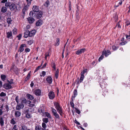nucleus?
Here are the masks:
<instances>
[{"mask_svg":"<svg viewBox=\"0 0 130 130\" xmlns=\"http://www.w3.org/2000/svg\"><path fill=\"white\" fill-rule=\"evenodd\" d=\"M10 123L12 124H14L16 123L15 121L14 120V119H11L10 122Z\"/></svg>","mask_w":130,"mask_h":130,"instance_id":"obj_37","label":"nucleus"},{"mask_svg":"<svg viewBox=\"0 0 130 130\" xmlns=\"http://www.w3.org/2000/svg\"><path fill=\"white\" fill-rule=\"evenodd\" d=\"M75 110L76 112L78 114H79L80 113V111L76 108H75Z\"/></svg>","mask_w":130,"mask_h":130,"instance_id":"obj_43","label":"nucleus"},{"mask_svg":"<svg viewBox=\"0 0 130 130\" xmlns=\"http://www.w3.org/2000/svg\"><path fill=\"white\" fill-rule=\"evenodd\" d=\"M79 82H80V80L79 78H77V79L76 81V84H78L79 83Z\"/></svg>","mask_w":130,"mask_h":130,"instance_id":"obj_53","label":"nucleus"},{"mask_svg":"<svg viewBox=\"0 0 130 130\" xmlns=\"http://www.w3.org/2000/svg\"><path fill=\"white\" fill-rule=\"evenodd\" d=\"M30 51V49L29 48H26L25 49V52L26 53L29 52Z\"/></svg>","mask_w":130,"mask_h":130,"instance_id":"obj_56","label":"nucleus"},{"mask_svg":"<svg viewBox=\"0 0 130 130\" xmlns=\"http://www.w3.org/2000/svg\"><path fill=\"white\" fill-rule=\"evenodd\" d=\"M24 107V105L23 104L18 103V104H17L16 109L17 110H20L21 109L23 108Z\"/></svg>","mask_w":130,"mask_h":130,"instance_id":"obj_4","label":"nucleus"},{"mask_svg":"<svg viewBox=\"0 0 130 130\" xmlns=\"http://www.w3.org/2000/svg\"><path fill=\"white\" fill-rule=\"evenodd\" d=\"M33 42L34 40H33L31 39L29 41H27V43L29 45H30L33 43Z\"/></svg>","mask_w":130,"mask_h":130,"instance_id":"obj_35","label":"nucleus"},{"mask_svg":"<svg viewBox=\"0 0 130 130\" xmlns=\"http://www.w3.org/2000/svg\"><path fill=\"white\" fill-rule=\"evenodd\" d=\"M27 103V101L26 99L25 98H23L22 99L21 101V103L22 104L24 103L25 104Z\"/></svg>","mask_w":130,"mask_h":130,"instance_id":"obj_39","label":"nucleus"},{"mask_svg":"<svg viewBox=\"0 0 130 130\" xmlns=\"http://www.w3.org/2000/svg\"><path fill=\"white\" fill-rule=\"evenodd\" d=\"M60 43L59 39V38L57 39L55 43V46H58L59 45Z\"/></svg>","mask_w":130,"mask_h":130,"instance_id":"obj_31","label":"nucleus"},{"mask_svg":"<svg viewBox=\"0 0 130 130\" xmlns=\"http://www.w3.org/2000/svg\"><path fill=\"white\" fill-rule=\"evenodd\" d=\"M36 13H35V12L33 11H30V13H29V15H30V17L33 18L34 17V16L33 17V15L34 14H36Z\"/></svg>","mask_w":130,"mask_h":130,"instance_id":"obj_34","label":"nucleus"},{"mask_svg":"<svg viewBox=\"0 0 130 130\" xmlns=\"http://www.w3.org/2000/svg\"><path fill=\"white\" fill-rule=\"evenodd\" d=\"M59 72V70L58 69L56 72L55 74V77L57 79L58 77Z\"/></svg>","mask_w":130,"mask_h":130,"instance_id":"obj_26","label":"nucleus"},{"mask_svg":"<svg viewBox=\"0 0 130 130\" xmlns=\"http://www.w3.org/2000/svg\"><path fill=\"white\" fill-rule=\"evenodd\" d=\"M29 6H28V5H27L25 6L23 9H24H24L25 10H27L28 9V8Z\"/></svg>","mask_w":130,"mask_h":130,"instance_id":"obj_46","label":"nucleus"},{"mask_svg":"<svg viewBox=\"0 0 130 130\" xmlns=\"http://www.w3.org/2000/svg\"><path fill=\"white\" fill-rule=\"evenodd\" d=\"M126 43L125 42H122L120 43V44L121 45H125Z\"/></svg>","mask_w":130,"mask_h":130,"instance_id":"obj_63","label":"nucleus"},{"mask_svg":"<svg viewBox=\"0 0 130 130\" xmlns=\"http://www.w3.org/2000/svg\"><path fill=\"white\" fill-rule=\"evenodd\" d=\"M51 66L53 68L54 71H55L56 69V65L55 62L53 61L52 60L51 62Z\"/></svg>","mask_w":130,"mask_h":130,"instance_id":"obj_20","label":"nucleus"},{"mask_svg":"<svg viewBox=\"0 0 130 130\" xmlns=\"http://www.w3.org/2000/svg\"><path fill=\"white\" fill-rule=\"evenodd\" d=\"M8 82L9 83H5L3 85V87L6 89H10L12 87L11 84L12 82H10L9 81H8Z\"/></svg>","mask_w":130,"mask_h":130,"instance_id":"obj_3","label":"nucleus"},{"mask_svg":"<svg viewBox=\"0 0 130 130\" xmlns=\"http://www.w3.org/2000/svg\"><path fill=\"white\" fill-rule=\"evenodd\" d=\"M1 77L2 79L4 81L6 79V76L5 75L2 74L1 75Z\"/></svg>","mask_w":130,"mask_h":130,"instance_id":"obj_27","label":"nucleus"},{"mask_svg":"<svg viewBox=\"0 0 130 130\" xmlns=\"http://www.w3.org/2000/svg\"><path fill=\"white\" fill-rule=\"evenodd\" d=\"M13 32L14 34H17V29L14 28L13 30Z\"/></svg>","mask_w":130,"mask_h":130,"instance_id":"obj_55","label":"nucleus"},{"mask_svg":"<svg viewBox=\"0 0 130 130\" xmlns=\"http://www.w3.org/2000/svg\"><path fill=\"white\" fill-rule=\"evenodd\" d=\"M32 0H26L27 2V4L28 6H29L31 4V2Z\"/></svg>","mask_w":130,"mask_h":130,"instance_id":"obj_41","label":"nucleus"},{"mask_svg":"<svg viewBox=\"0 0 130 130\" xmlns=\"http://www.w3.org/2000/svg\"><path fill=\"white\" fill-rule=\"evenodd\" d=\"M126 25L127 26H128L130 25V22L128 21H126Z\"/></svg>","mask_w":130,"mask_h":130,"instance_id":"obj_57","label":"nucleus"},{"mask_svg":"<svg viewBox=\"0 0 130 130\" xmlns=\"http://www.w3.org/2000/svg\"><path fill=\"white\" fill-rule=\"evenodd\" d=\"M26 96L27 98L29 100H33L34 98V96L29 94H27Z\"/></svg>","mask_w":130,"mask_h":130,"instance_id":"obj_19","label":"nucleus"},{"mask_svg":"<svg viewBox=\"0 0 130 130\" xmlns=\"http://www.w3.org/2000/svg\"><path fill=\"white\" fill-rule=\"evenodd\" d=\"M22 37V35L21 34H19L18 36V40H20Z\"/></svg>","mask_w":130,"mask_h":130,"instance_id":"obj_59","label":"nucleus"},{"mask_svg":"<svg viewBox=\"0 0 130 130\" xmlns=\"http://www.w3.org/2000/svg\"><path fill=\"white\" fill-rule=\"evenodd\" d=\"M51 111L53 113V114L57 112L56 110L54 108L52 107H51Z\"/></svg>","mask_w":130,"mask_h":130,"instance_id":"obj_29","label":"nucleus"},{"mask_svg":"<svg viewBox=\"0 0 130 130\" xmlns=\"http://www.w3.org/2000/svg\"><path fill=\"white\" fill-rule=\"evenodd\" d=\"M27 20L29 23H33L35 21V19L32 17H29L27 18Z\"/></svg>","mask_w":130,"mask_h":130,"instance_id":"obj_14","label":"nucleus"},{"mask_svg":"<svg viewBox=\"0 0 130 130\" xmlns=\"http://www.w3.org/2000/svg\"><path fill=\"white\" fill-rule=\"evenodd\" d=\"M0 123L1 125V126H3L4 125V122L2 117H0Z\"/></svg>","mask_w":130,"mask_h":130,"instance_id":"obj_23","label":"nucleus"},{"mask_svg":"<svg viewBox=\"0 0 130 130\" xmlns=\"http://www.w3.org/2000/svg\"><path fill=\"white\" fill-rule=\"evenodd\" d=\"M7 22L9 24H11V22L12 21V20L10 18H8L7 19Z\"/></svg>","mask_w":130,"mask_h":130,"instance_id":"obj_32","label":"nucleus"},{"mask_svg":"<svg viewBox=\"0 0 130 130\" xmlns=\"http://www.w3.org/2000/svg\"><path fill=\"white\" fill-rule=\"evenodd\" d=\"M48 95L49 98L51 100L53 99L55 97L54 93L53 91H50L48 93Z\"/></svg>","mask_w":130,"mask_h":130,"instance_id":"obj_5","label":"nucleus"},{"mask_svg":"<svg viewBox=\"0 0 130 130\" xmlns=\"http://www.w3.org/2000/svg\"><path fill=\"white\" fill-rule=\"evenodd\" d=\"M50 5V2L48 0H47L44 4V6L48 7Z\"/></svg>","mask_w":130,"mask_h":130,"instance_id":"obj_28","label":"nucleus"},{"mask_svg":"<svg viewBox=\"0 0 130 130\" xmlns=\"http://www.w3.org/2000/svg\"><path fill=\"white\" fill-rule=\"evenodd\" d=\"M17 127V125H15L14 126L13 128L12 129V130H17V129H16Z\"/></svg>","mask_w":130,"mask_h":130,"instance_id":"obj_62","label":"nucleus"},{"mask_svg":"<svg viewBox=\"0 0 130 130\" xmlns=\"http://www.w3.org/2000/svg\"><path fill=\"white\" fill-rule=\"evenodd\" d=\"M86 50L85 48H82L79 49L76 51V54L78 55H80V54L84 53Z\"/></svg>","mask_w":130,"mask_h":130,"instance_id":"obj_6","label":"nucleus"},{"mask_svg":"<svg viewBox=\"0 0 130 130\" xmlns=\"http://www.w3.org/2000/svg\"><path fill=\"white\" fill-rule=\"evenodd\" d=\"M21 113L18 111H15V116L16 117H18L21 115Z\"/></svg>","mask_w":130,"mask_h":130,"instance_id":"obj_17","label":"nucleus"},{"mask_svg":"<svg viewBox=\"0 0 130 130\" xmlns=\"http://www.w3.org/2000/svg\"><path fill=\"white\" fill-rule=\"evenodd\" d=\"M29 31L27 30H25L24 32V37L26 38L28 37H29Z\"/></svg>","mask_w":130,"mask_h":130,"instance_id":"obj_9","label":"nucleus"},{"mask_svg":"<svg viewBox=\"0 0 130 130\" xmlns=\"http://www.w3.org/2000/svg\"><path fill=\"white\" fill-rule=\"evenodd\" d=\"M16 8V6L14 3H12L10 5L9 7V9L11 10H14Z\"/></svg>","mask_w":130,"mask_h":130,"instance_id":"obj_12","label":"nucleus"},{"mask_svg":"<svg viewBox=\"0 0 130 130\" xmlns=\"http://www.w3.org/2000/svg\"><path fill=\"white\" fill-rule=\"evenodd\" d=\"M13 70L15 72H16L18 71V68L16 67H14L13 68Z\"/></svg>","mask_w":130,"mask_h":130,"instance_id":"obj_48","label":"nucleus"},{"mask_svg":"<svg viewBox=\"0 0 130 130\" xmlns=\"http://www.w3.org/2000/svg\"><path fill=\"white\" fill-rule=\"evenodd\" d=\"M35 94L37 96H39L41 95V91L39 89H37L35 90L34 92Z\"/></svg>","mask_w":130,"mask_h":130,"instance_id":"obj_10","label":"nucleus"},{"mask_svg":"<svg viewBox=\"0 0 130 130\" xmlns=\"http://www.w3.org/2000/svg\"><path fill=\"white\" fill-rule=\"evenodd\" d=\"M41 127L40 125H38L35 126V130H41Z\"/></svg>","mask_w":130,"mask_h":130,"instance_id":"obj_30","label":"nucleus"},{"mask_svg":"<svg viewBox=\"0 0 130 130\" xmlns=\"http://www.w3.org/2000/svg\"><path fill=\"white\" fill-rule=\"evenodd\" d=\"M41 66H38L36 69L34 71V73L36 72H37L40 69V68L41 67Z\"/></svg>","mask_w":130,"mask_h":130,"instance_id":"obj_45","label":"nucleus"},{"mask_svg":"<svg viewBox=\"0 0 130 130\" xmlns=\"http://www.w3.org/2000/svg\"><path fill=\"white\" fill-rule=\"evenodd\" d=\"M42 15V12L41 11H38L36 12V14H35L34 15V17L37 19H39L41 17Z\"/></svg>","mask_w":130,"mask_h":130,"instance_id":"obj_2","label":"nucleus"},{"mask_svg":"<svg viewBox=\"0 0 130 130\" xmlns=\"http://www.w3.org/2000/svg\"><path fill=\"white\" fill-rule=\"evenodd\" d=\"M111 54V52L109 50H107L106 51L105 50L104 51L102 52V55H104L105 56L107 57L108 56V55Z\"/></svg>","mask_w":130,"mask_h":130,"instance_id":"obj_7","label":"nucleus"},{"mask_svg":"<svg viewBox=\"0 0 130 130\" xmlns=\"http://www.w3.org/2000/svg\"><path fill=\"white\" fill-rule=\"evenodd\" d=\"M7 37L8 38L13 39L12 34L11 31H10L6 32Z\"/></svg>","mask_w":130,"mask_h":130,"instance_id":"obj_8","label":"nucleus"},{"mask_svg":"<svg viewBox=\"0 0 130 130\" xmlns=\"http://www.w3.org/2000/svg\"><path fill=\"white\" fill-rule=\"evenodd\" d=\"M22 16L23 17V18H24L25 15V12L22 11Z\"/></svg>","mask_w":130,"mask_h":130,"instance_id":"obj_60","label":"nucleus"},{"mask_svg":"<svg viewBox=\"0 0 130 130\" xmlns=\"http://www.w3.org/2000/svg\"><path fill=\"white\" fill-rule=\"evenodd\" d=\"M77 94V90L76 89L74 90L73 92V97L75 98L76 97Z\"/></svg>","mask_w":130,"mask_h":130,"instance_id":"obj_25","label":"nucleus"},{"mask_svg":"<svg viewBox=\"0 0 130 130\" xmlns=\"http://www.w3.org/2000/svg\"><path fill=\"white\" fill-rule=\"evenodd\" d=\"M46 80L49 84H51L53 80L51 77L48 76L46 78Z\"/></svg>","mask_w":130,"mask_h":130,"instance_id":"obj_11","label":"nucleus"},{"mask_svg":"<svg viewBox=\"0 0 130 130\" xmlns=\"http://www.w3.org/2000/svg\"><path fill=\"white\" fill-rule=\"evenodd\" d=\"M7 11L6 8L5 7H3L1 9V12L3 13L6 12Z\"/></svg>","mask_w":130,"mask_h":130,"instance_id":"obj_21","label":"nucleus"},{"mask_svg":"<svg viewBox=\"0 0 130 130\" xmlns=\"http://www.w3.org/2000/svg\"><path fill=\"white\" fill-rule=\"evenodd\" d=\"M54 104L55 107L58 112L59 113L61 116H62L63 114V111L62 107L60 106L59 104L57 102H54Z\"/></svg>","mask_w":130,"mask_h":130,"instance_id":"obj_1","label":"nucleus"},{"mask_svg":"<svg viewBox=\"0 0 130 130\" xmlns=\"http://www.w3.org/2000/svg\"><path fill=\"white\" fill-rule=\"evenodd\" d=\"M5 109L6 110V111H8L9 110V107L7 105H6L5 106Z\"/></svg>","mask_w":130,"mask_h":130,"instance_id":"obj_50","label":"nucleus"},{"mask_svg":"<svg viewBox=\"0 0 130 130\" xmlns=\"http://www.w3.org/2000/svg\"><path fill=\"white\" fill-rule=\"evenodd\" d=\"M24 48L21 45L18 50V52H20V53H21L24 51Z\"/></svg>","mask_w":130,"mask_h":130,"instance_id":"obj_22","label":"nucleus"},{"mask_svg":"<svg viewBox=\"0 0 130 130\" xmlns=\"http://www.w3.org/2000/svg\"><path fill=\"white\" fill-rule=\"evenodd\" d=\"M42 121L44 123H47L48 122V118H43L42 119Z\"/></svg>","mask_w":130,"mask_h":130,"instance_id":"obj_33","label":"nucleus"},{"mask_svg":"<svg viewBox=\"0 0 130 130\" xmlns=\"http://www.w3.org/2000/svg\"><path fill=\"white\" fill-rule=\"evenodd\" d=\"M53 115L54 116L55 118L58 119H60V117L59 115L57 113V112L56 113H54Z\"/></svg>","mask_w":130,"mask_h":130,"instance_id":"obj_24","label":"nucleus"},{"mask_svg":"<svg viewBox=\"0 0 130 130\" xmlns=\"http://www.w3.org/2000/svg\"><path fill=\"white\" fill-rule=\"evenodd\" d=\"M112 48L114 50H116L117 49V48L115 46H113L112 47Z\"/></svg>","mask_w":130,"mask_h":130,"instance_id":"obj_64","label":"nucleus"},{"mask_svg":"<svg viewBox=\"0 0 130 130\" xmlns=\"http://www.w3.org/2000/svg\"><path fill=\"white\" fill-rule=\"evenodd\" d=\"M42 75H40V76L42 77V76H44L46 74V72L44 71H43L42 73Z\"/></svg>","mask_w":130,"mask_h":130,"instance_id":"obj_51","label":"nucleus"},{"mask_svg":"<svg viewBox=\"0 0 130 130\" xmlns=\"http://www.w3.org/2000/svg\"><path fill=\"white\" fill-rule=\"evenodd\" d=\"M11 3L10 2H6L5 4V6L6 7H10V6Z\"/></svg>","mask_w":130,"mask_h":130,"instance_id":"obj_38","label":"nucleus"},{"mask_svg":"<svg viewBox=\"0 0 130 130\" xmlns=\"http://www.w3.org/2000/svg\"><path fill=\"white\" fill-rule=\"evenodd\" d=\"M103 55H101L99 59L98 60L100 62L104 58Z\"/></svg>","mask_w":130,"mask_h":130,"instance_id":"obj_49","label":"nucleus"},{"mask_svg":"<svg viewBox=\"0 0 130 130\" xmlns=\"http://www.w3.org/2000/svg\"><path fill=\"white\" fill-rule=\"evenodd\" d=\"M45 114L46 116L48 118H51V115L49 113L47 112H45Z\"/></svg>","mask_w":130,"mask_h":130,"instance_id":"obj_36","label":"nucleus"},{"mask_svg":"<svg viewBox=\"0 0 130 130\" xmlns=\"http://www.w3.org/2000/svg\"><path fill=\"white\" fill-rule=\"evenodd\" d=\"M84 71L82 72L81 73V76L80 80V83H81L83 81L84 77Z\"/></svg>","mask_w":130,"mask_h":130,"instance_id":"obj_15","label":"nucleus"},{"mask_svg":"<svg viewBox=\"0 0 130 130\" xmlns=\"http://www.w3.org/2000/svg\"><path fill=\"white\" fill-rule=\"evenodd\" d=\"M126 38L127 39H130V31H129V35H126Z\"/></svg>","mask_w":130,"mask_h":130,"instance_id":"obj_58","label":"nucleus"},{"mask_svg":"<svg viewBox=\"0 0 130 130\" xmlns=\"http://www.w3.org/2000/svg\"><path fill=\"white\" fill-rule=\"evenodd\" d=\"M15 99L17 103V104H18L19 99V97L18 96H17L16 97Z\"/></svg>","mask_w":130,"mask_h":130,"instance_id":"obj_52","label":"nucleus"},{"mask_svg":"<svg viewBox=\"0 0 130 130\" xmlns=\"http://www.w3.org/2000/svg\"><path fill=\"white\" fill-rule=\"evenodd\" d=\"M6 95V94L3 92H2L0 94V96H5Z\"/></svg>","mask_w":130,"mask_h":130,"instance_id":"obj_44","label":"nucleus"},{"mask_svg":"<svg viewBox=\"0 0 130 130\" xmlns=\"http://www.w3.org/2000/svg\"><path fill=\"white\" fill-rule=\"evenodd\" d=\"M43 21L41 20H39L36 23V25L37 26H38L41 25L42 24Z\"/></svg>","mask_w":130,"mask_h":130,"instance_id":"obj_16","label":"nucleus"},{"mask_svg":"<svg viewBox=\"0 0 130 130\" xmlns=\"http://www.w3.org/2000/svg\"><path fill=\"white\" fill-rule=\"evenodd\" d=\"M36 31L35 30H32L30 31H29V37H31L34 36L36 34Z\"/></svg>","mask_w":130,"mask_h":130,"instance_id":"obj_13","label":"nucleus"},{"mask_svg":"<svg viewBox=\"0 0 130 130\" xmlns=\"http://www.w3.org/2000/svg\"><path fill=\"white\" fill-rule=\"evenodd\" d=\"M70 104L71 107L73 108H74V105L73 102L70 101Z\"/></svg>","mask_w":130,"mask_h":130,"instance_id":"obj_42","label":"nucleus"},{"mask_svg":"<svg viewBox=\"0 0 130 130\" xmlns=\"http://www.w3.org/2000/svg\"><path fill=\"white\" fill-rule=\"evenodd\" d=\"M26 117L27 118H29L31 117V116L30 114L27 113L26 115Z\"/></svg>","mask_w":130,"mask_h":130,"instance_id":"obj_54","label":"nucleus"},{"mask_svg":"<svg viewBox=\"0 0 130 130\" xmlns=\"http://www.w3.org/2000/svg\"><path fill=\"white\" fill-rule=\"evenodd\" d=\"M42 127L44 128H45L46 127V125L45 123H43L42 124Z\"/></svg>","mask_w":130,"mask_h":130,"instance_id":"obj_47","label":"nucleus"},{"mask_svg":"<svg viewBox=\"0 0 130 130\" xmlns=\"http://www.w3.org/2000/svg\"><path fill=\"white\" fill-rule=\"evenodd\" d=\"M32 10L33 11L37 12L38 11V7L36 5L34 6L32 8Z\"/></svg>","mask_w":130,"mask_h":130,"instance_id":"obj_18","label":"nucleus"},{"mask_svg":"<svg viewBox=\"0 0 130 130\" xmlns=\"http://www.w3.org/2000/svg\"><path fill=\"white\" fill-rule=\"evenodd\" d=\"M7 0H2L1 2V3H6L7 2Z\"/></svg>","mask_w":130,"mask_h":130,"instance_id":"obj_61","label":"nucleus"},{"mask_svg":"<svg viewBox=\"0 0 130 130\" xmlns=\"http://www.w3.org/2000/svg\"><path fill=\"white\" fill-rule=\"evenodd\" d=\"M23 130H27V127L25 126L22 125L21 126Z\"/></svg>","mask_w":130,"mask_h":130,"instance_id":"obj_40","label":"nucleus"}]
</instances>
